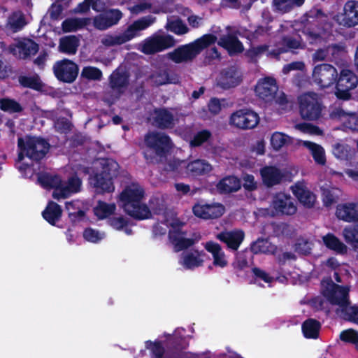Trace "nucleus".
Segmentation results:
<instances>
[{
    "instance_id": "nucleus-62",
    "label": "nucleus",
    "mask_w": 358,
    "mask_h": 358,
    "mask_svg": "<svg viewBox=\"0 0 358 358\" xmlns=\"http://www.w3.org/2000/svg\"><path fill=\"white\" fill-rule=\"evenodd\" d=\"M211 134L208 130H202L194 135L193 138L189 141L190 146H199L204 142L207 141L210 137Z\"/></svg>"
},
{
    "instance_id": "nucleus-29",
    "label": "nucleus",
    "mask_w": 358,
    "mask_h": 358,
    "mask_svg": "<svg viewBox=\"0 0 358 358\" xmlns=\"http://www.w3.org/2000/svg\"><path fill=\"white\" fill-rule=\"evenodd\" d=\"M260 175L263 183L267 187H272L280 183L284 176L282 171L273 166H266L261 169Z\"/></svg>"
},
{
    "instance_id": "nucleus-46",
    "label": "nucleus",
    "mask_w": 358,
    "mask_h": 358,
    "mask_svg": "<svg viewBox=\"0 0 358 358\" xmlns=\"http://www.w3.org/2000/svg\"><path fill=\"white\" fill-rule=\"evenodd\" d=\"M217 187L220 192H234L240 189L241 182L236 177L229 176L220 180Z\"/></svg>"
},
{
    "instance_id": "nucleus-26",
    "label": "nucleus",
    "mask_w": 358,
    "mask_h": 358,
    "mask_svg": "<svg viewBox=\"0 0 358 358\" xmlns=\"http://www.w3.org/2000/svg\"><path fill=\"white\" fill-rule=\"evenodd\" d=\"M216 238L224 243L230 250H237L244 240L245 234L241 229L224 231L217 234Z\"/></svg>"
},
{
    "instance_id": "nucleus-44",
    "label": "nucleus",
    "mask_w": 358,
    "mask_h": 358,
    "mask_svg": "<svg viewBox=\"0 0 358 358\" xmlns=\"http://www.w3.org/2000/svg\"><path fill=\"white\" fill-rule=\"evenodd\" d=\"M83 203L80 201H73L66 203V208L71 221H79L84 217L85 212L83 210Z\"/></svg>"
},
{
    "instance_id": "nucleus-43",
    "label": "nucleus",
    "mask_w": 358,
    "mask_h": 358,
    "mask_svg": "<svg viewBox=\"0 0 358 358\" xmlns=\"http://www.w3.org/2000/svg\"><path fill=\"white\" fill-rule=\"evenodd\" d=\"M320 328L321 324L319 322L308 319L302 324V332L306 338L315 339L319 336Z\"/></svg>"
},
{
    "instance_id": "nucleus-34",
    "label": "nucleus",
    "mask_w": 358,
    "mask_h": 358,
    "mask_svg": "<svg viewBox=\"0 0 358 358\" xmlns=\"http://www.w3.org/2000/svg\"><path fill=\"white\" fill-rule=\"evenodd\" d=\"M218 44L226 49L230 55L238 53L243 50L242 43L236 37L232 35H227L220 38Z\"/></svg>"
},
{
    "instance_id": "nucleus-25",
    "label": "nucleus",
    "mask_w": 358,
    "mask_h": 358,
    "mask_svg": "<svg viewBox=\"0 0 358 358\" xmlns=\"http://www.w3.org/2000/svg\"><path fill=\"white\" fill-rule=\"evenodd\" d=\"M241 73L235 67L223 70L217 80V85L223 89H229L238 85L241 82Z\"/></svg>"
},
{
    "instance_id": "nucleus-4",
    "label": "nucleus",
    "mask_w": 358,
    "mask_h": 358,
    "mask_svg": "<svg viewBox=\"0 0 358 358\" xmlns=\"http://www.w3.org/2000/svg\"><path fill=\"white\" fill-rule=\"evenodd\" d=\"M165 222L166 223H158L154 226V236L157 237L164 235L169 226V237L176 251L178 252L187 248L200 239L199 236L195 237L194 239L187 236L186 233L182 230L184 222L178 219L174 212L168 211L166 213Z\"/></svg>"
},
{
    "instance_id": "nucleus-11",
    "label": "nucleus",
    "mask_w": 358,
    "mask_h": 358,
    "mask_svg": "<svg viewBox=\"0 0 358 358\" xmlns=\"http://www.w3.org/2000/svg\"><path fill=\"white\" fill-rule=\"evenodd\" d=\"M255 94L266 103L284 106L287 101L283 92L278 91L275 80L272 77L259 79L255 88Z\"/></svg>"
},
{
    "instance_id": "nucleus-13",
    "label": "nucleus",
    "mask_w": 358,
    "mask_h": 358,
    "mask_svg": "<svg viewBox=\"0 0 358 358\" xmlns=\"http://www.w3.org/2000/svg\"><path fill=\"white\" fill-rule=\"evenodd\" d=\"M175 43L171 35L155 34L140 43L137 49L144 54L151 55L173 47Z\"/></svg>"
},
{
    "instance_id": "nucleus-23",
    "label": "nucleus",
    "mask_w": 358,
    "mask_h": 358,
    "mask_svg": "<svg viewBox=\"0 0 358 358\" xmlns=\"http://www.w3.org/2000/svg\"><path fill=\"white\" fill-rule=\"evenodd\" d=\"M155 20V17L148 15L134 22L123 33L120 34L123 43H124L138 36L140 31L152 25Z\"/></svg>"
},
{
    "instance_id": "nucleus-38",
    "label": "nucleus",
    "mask_w": 358,
    "mask_h": 358,
    "mask_svg": "<svg viewBox=\"0 0 358 358\" xmlns=\"http://www.w3.org/2000/svg\"><path fill=\"white\" fill-rule=\"evenodd\" d=\"M94 214L99 220H105L109 218L116 210L115 203H108L99 201L94 208Z\"/></svg>"
},
{
    "instance_id": "nucleus-10",
    "label": "nucleus",
    "mask_w": 358,
    "mask_h": 358,
    "mask_svg": "<svg viewBox=\"0 0 358 358\" xmlns=\"http://www.w3.org/2000/svg\"><path fill=\"white\" fill-rule=\"evenodd\" d=\"M217 37L213 34H206L194 42L180 46L167 54V57L176 63L187 62L194 58L203 49L214 43Z\"/></svg>"
},
{
    "instance_id": "nucleus-7",
    "label": "nucleus",
    "mask_w": 358,
    "mask_h": 358,
    "mask_svg": "<svg viewBox=\"0 0 358 358\" xmlns=\"http://www.w3.org/2000/svg\"><path fill=\"white\" fill-rule=\"evenodd\" d=\"M38 181L43 187L52 189V197L57 200L66 199L80 192L82 185L77 175L71 176L67 181H64L57 175L41 173L38 176Z\"/></svg>"
},
{
    "instance_id": "nucleus-2",
    "label": "nucleus",
    "mask_w": 358,
    "mask_h": 358,
    "mask_svg": "<svg viewBox=\"0 0 358 358\" xmlns=\"http://www.w3.org/2000/svg\"><path fill=\"white\" fill-rule=\"evenodd\" d=\"M19 155L16 167L24 178L34 175L32 161L44 157L49 149L48 143L38 137L25 136L18 139Z\"/></svg>"
},
{
    "instance_id": "nucleus-37",
    "label": "nucleus",
    "mask_w": 358,
    "mask_h": 358,
    "mask_svg": "<svg viewBox=\"0 0 358 358\" xmlns=\"http://www.w3.org/2000/svg\"><path fill=\"white\" fill-rule=\"evenodd\" d=\"M62 209L57 203L50 201L43 211L42 215L48 223L55 225L62 216Z\"/></svg>"
},
{
    "instance_id": "nucleus-32",
    "label": "nucleus",
    "mask_w": 358,
    "mask_h": 358,
    "mask_svg": "<svg viewBox=\"0 0 358 358\" xmlns=\"http://www.w3.org/2000/svg\"><path fill=\"white\" fill-rule=\"evenodd\" d=\"M297 144L308 148L317 164L320 165H324L325 164V151L321 145L310 141L302 140H299Z\"/></svg>"
},
{
    "instance_id": "nucleus-54",
    "label": "nucleus",
    "mask_w": 358,
    "mask_h": 358,
    "mask_svg": "<svg viewBox=\"0 0 358 358\" xmlns=\"http://www.w3.org/2000/svg\"><path fill=\"white\" fill-rule=\"evenodd\" d=\"M322 200L326 206H329L336 202L339 195L340 190L335 187L324 188L322 187Z\"/></svg>"
},
{
    "instance_id": "nucleus-16",
    "label": "nucleus",
    "mask_w": 358,
    "mask_h": 358,
    "mask_svg": "<svg viewBox=\"0 0 358 358\" xmlns=\"http://www.w3.org/2000/svg\"><path fill=\"white\" fill-rule=\"evenodd\" d=\"M338 78L337 69L329 64L315 66L312 73L313 82L321 88L332 86Z\"/></svg>"
},
{
    "instance_id": "nucleus-45",
    "label": "nucleus",
    "mask_w": 358,
    "mask_h": 358,
    "mask_svg": "<svg viewBox=\"0 0 358 358\" xmlns=\"http://www.w3.org/2000/svg\"><path fill=\"white\" fill-rule=\"evenodd\" d=\"M275 250V246L267 239L259 238L251 245V250L255 254H273Z\"/></svg>"
},
{
    "instance_id": "nucleus-52",
    "label": "nucleus",
    "mask_w": 358,
    "mask_h": 358,
    "mask_svg": "<svg viewBox=\"0 0 358 358\" xmlns=\"http://www.w3.org/2000/svg\"><path fill=\"white\" fill-rule=\"evenodd\" d=\"M166 28L177 35L185 34L189 31L188 27L180 19L169 18Z\"/></svg>"
},
{
    "instance_id": "nucleus-56",
    "label": "nucleus",
    "mask_w": 358,
    "mask_h": 358,
    "mask_svg": "<svg viewBox=\"0 0 358 358\" xmlns=\"http://www.w3.org/2000/svg\"><path fill=\"white\" fill-rule=\"evenodd\" d=\"M343 236L347 243L355 246L358 243V224L344 228Z\"/></svg>"
},
{
    "instance_id": "nucleus-5",
    "label": "nucleus",
    "mask_w": 358,
    "mask_h": 358,
    "mask_svg": "<svg viewBox=\"0 0 358 358\" xmlns=\"http://www.w3.org/2000/svg\"><path fill=\"white\" fill-rule=\"evenodd\" d=\"M118 168V164L111 159H99L94 162L89 180L96 193L114 191L113 179L117 176Z\"/></svg>"
},
{
    "instance_id": "nucleus-47",
    "label": "nucleus",
    "mask_w": 358,
    "mask_h": 358,
    "mask_svg": "<svg viewBox=\"0 0 358 358\" xmlns=\"http://www.w3.org/2000/svg\"><path fill=\"white\" fill-rule=\"evenodd\" d=\"M27 23L24 15L21 11H16L8 17L7 27L13 31L17 32L22 29Z\"/></svg>"
},
{
    "instance_id": "nucleus-63",
    "label": "nucleus",
    "mask_w": 358,
    "mask_h": 358,
    "mask_svg": "<svg viewBox=\"0 0 358 358\" xmlns=\"http://www.w3.org/2000/svg\"><path fill=\"white\" fill-rule=\"evenodd\" d=\"M296 128L301 132L313 136H320L322 134V131L317 127L308 123L299 124Z\"/></svg>"
},
{
    "instance_id": "nucleus-27",
    "label": "nucleus",
    "mask_w": 358,
    "mask_h": 358,
    "mask_svg": "<svg viewBox=\"0 0 358 358\" xmlns=\"http://www.w3.org/2000/svg\"><path fill=\"white\" fill-rule=\"evenodd\" d=\"M330 116L341 122L345 129L358 131V117L355 113H346L343 109L338 108L331 111Z\"/></svg>"
},
{
    "instance_id": "nucleus-31",
    "label": "nucleus",
    "mask_w": 358,
    "mask_h": 358,
    "mask_svg": "<svg viewBox=\"0 0 358 358\" xmlns=\"http://www.w3.org/2000/svg\"><path fill=\"white\" fill-rule=\"evenodd\" d=\"M292 190L303 206L310 208L315 203V196L306 188L303 183H296L292 187Z\"/></svg>"
},
{
    "instance_id": "nucleus-55",
    "label": "nucleus",
    "mask_w": 358,
    "mask_h": 358,
    "mask_svg": "<svg viewBox=\"0 0 358 358\" xmlns=\"http://www.w3.org/2000/svg\"><path fill=\"white\" fill-rule=\"evenodd\" d=\"M304 0H274V7L282 13L289 11L294 6H301Z\"/></svg>"
},
{
    "instance_id": "nucleus-8",
    "label": "nucleus",
    "mask_w": 358,
    "mask_h": 358,
    "mask_svg": "<svg viewBox=\"0 0 358 358\" xmlns=\"http://www.w3.org/2000/svg\"><path fill=\"white\" fill-rule=\"evenodd\" d=\"M304 32L307 34V39L310 43L323 46L313 55L312 59L315 62L323 61L330 55L334 56L342 49L341 45L331 43L334 37L327 30L315 31L314 30H310L308 28Z\"/></svg>"
},
{
    "instance_id": "nucleus-19",
    "label": "nucleus",
    "mask_w": 358,
    "mask_h": 358,
    "mask_svg": "<svg viewBox=\"0 0 358 358\" xmlns=\"http://www.w3.org/2000/svg\"><path fill=\"white\" fill-rule=\"evenodd\" d=\"M334 18L338 24L345 27L358 25V1H347L342 12L336 14Z\"/></svg>"
},
{
    "instance_id": "nucleus-61",
    "label": "nucleus",
    "mask_w": 358,
    "mask_h": 358,
    "mask_svg": "<svg viewBox=\"0 0 358 358\" xmlns=\"http://www.w3.org/2000/svg\"><path fill=\"white\" fill-rule=\"evenodd\" d=\"M19 81L22 85L24 87H31L37 90H40L42 87V83L40 79L36 76H22L19 78Z\"/></svg>"
},
{
    "instance_id": "nucleus-15",
    "label": "nucleus",
    "mask_w": 358,
    "mask_h": 358,
    "mask_svg": "<svg viewBox=\"0 0 358 358\" xmlns=\"http://www.w3.org/2000/svg\"><path fill=\"white\" fill-rule=\"evenodd\" d=\"M299 110L303 119L315 120L320 117L322 104L315 93L308 92L299 97Z\"/></svg>"
},
{
    "instance_id": "nucleus-3",
    "label": "nucleus",
    "mask_w": 358,
    "mask_h": 358,
    "mask_svg": "<svg viewBox=\"0 0 358 358\" xmlns=\"http://www.w3.org/2000/svg\"><path fill=\"white\" fill-rule=\"evenodd\" d=\"M322 293L327 299L334 305L338 306L337 314L345 320L358 324V307L349 306V286H340L332 280L322 282Z\"/></svg>"
},
{
    "instance_id": "nucleus-18",
    "label": "nucleus",
    "mask_w": 358,
    "mask_h": 358,
    "mask_svg": "<svg viewBox=\"0 0 358 358\" xmlns=\"http://www.w3.org/2000/svg\"><path fill=\"white\" fill-rule=\"evenodd\" d=\"M259 122L257 113L249 109H240L231 114L230 124L242 129L255 128Z\"/></svg>"
},
{
    "instance_id": "nucleus-60",
    "label": "nucleus",
    "mask_w": 358,
    "mask_h": 358,
    "mask_svg": "<svg viewBox=\"0 0 358 358\" xmlns=\"http://www.w3.org/2000/svg\"><path fill=\"white\" fill-rule=\"evenodd\" d=\"M340 339L344 342L355 344L358 350V331L352 329L344 330L340 334Z\"/></svg>"
},
{
    "instance_id": "nucleus-50",
    "label": "nucleus",
    "mask_w": 358,
    "mask_h": 358,
    "mask_svg": "<svg viewBox=\"0 0 358 358\" xmlns=\"http://www.w3.org/2000/svg\"><path fill=\"white\" fill-rule=\"evenodd\" d=\"M253 273V282L259 286L270 287L274 281V278L271 276L264 270L259 268H253L252 269Z\"/></svg>"
},
{
    "instance_id": "nucleus-53",
    "label": "nucleus",
    "mask_w": 358,
    "mask_h": 358,
    "mask_svg": "<svg viewBox=\"0 0 358 358\" xmlns=\"http://www.w3.org/2000/svg\"><path fill=\"white\" fill-rule=\"evenodd\" d=\"M93 0H85L84 2L80 3L78 7L74 10L75 13H85L90 9V4L92 3V8L96 11H101L105 7L104 0H96L92 2Z\"/></svg>"
},
{
    "instance_id": "nucleus-58",
    "label": "nucleus",
    "mask_w": 358,
    "mask_h": 358,
    "mask_svg": "<svg viewBox=\"0 0 358 358\" xmlns=\"http://www.w3.org/2000/svg\"><path fill=\"white\" fill-rule=\"evenodd\" d=\"M228 106L229 105L225 99L217 98L211 99L208 104V110L213 115H217L223 108Z\"/></svg>"
},
{
    "instance_id": "nucleus-1",
    "label": "nucleus",
    "mask_w": 358,
    "mask_h": 358,
    "mask_svg": "<svg viewBox=\"0 0 358 358\" xmlns=\"http://www.w3.org/2000/svg\"><path fill=\"white\" fill-rule=\"evenodd\" d=\"M311 20L307 17L301 22H295L294 24L291 22H285L280 25L279 31L282 34V41L275 48H271L266 45H261L252 47L248 52V55L251 58L254 59L259 55L266 52L268 55L276 56L283 52H287L289 50L299 49L303 47L301 42V37L286 36V34H294V32H302L307 36L304 32L307 29L313 30L310 27L312 24L316 22V20L310 17Z\"/></svg>"
},
{
    "instance_id": "nucleus-64",
    "label": "nucleus",
    "mask_w": 358,
    "mask_h": 358,
    "mask_svg": "<svg viewBox=\"0 0 358 358\" xmlns=\"http://www.w3.org/2000/svg\"><path fill=\"white\" fill-rule=\"evenodd\" d=\"M81 75L89 80H100L102 76L101 71L96 67L86 66L83 68Z\"/></svg>"
},
{
    "instance_id": "nucleus-20",
    "label": "nucleus",
    "mask_w": 358,
    "mask_h": 358,
    "mask_svg": "<svg viewBox=\"0 0 358 358\" xmlns=\"http://www.w3.org/2000/svg\"><path fill=\"white\" fill-rule=\"evenodd\" d=\"M225 211L224 206L219 203L199 201L192 207L194 215L203 220L215 219L221 217Z\"/></svg>"
},
{
    "instance_id": "nucleus-14",
    "label": "nucleus",
    "mask_w": 358,
    "mask_h": 358,
    "mask_svg": "<svg viewBox=\"0 0 358 358\" xmlns=\"http://www.w3.org/2000/svg\"><path fill=\"white\" fill-rule=\"evenodd\" d=\"M296 206L292 197L285 193L280 192L273 196L269 208L262 209L261 213L265 215H293Z\"/></svg>"
},
{
    "instance_id": "nucleus-49",
    "label": "nucleus",
    "mask_w": 358,
    "mask_h": 358,
    "mask_svg": "<svg viewBox=\"0 0 358 358\" xmlns=\"http://www.w3.org/2000/svg\"><path fill=\"white\" fill-rule=\"evenodd\" d=\"M90 21L89 18H69L62 22V29L64 32L76 31L84 27Z\"/></svg>"
},
{
    "instance_id": "nucleus-17",
    "label": "nucleus",
    "mask_w": 358,
    "mask_h": 358,
    "mask_svg": "<svg viewBox=\"0 0 358 358\" xmlns=\"http://www.w3.org/2000/svg\"><path fill=\"white\" fill-rule=\"evenodd\" d=\"M336 95L340 99L348 100L351 97L350 91L358 85L357 76L350 70L343 69L337 78Z\"/></svg>"
},
{
    "instance_id": "nucleus-42",
    "label": "nucleus",
    "mask_w": 358,
    "mask_h": 358,
    "mask_svg": "<svg viewBox=\"0 0 358 358\" xmlns=\"http://www.w3.org/2000/svg\"><path fill=\"white\" fill-rule=\"evenodd\" d=\"M79 45V40L74 36H68L60 39L59 50L60 52L73 55Z\"/></svg>"
},
{
    "instance_id": "nucleus-59",
    "label": "nucleus",
    "mask_w": 358,
    "mask_h": 358,
    "mask_svg": "<svg viewBox=\"0 0 358 358\" xmlns=\"http://www.w3.org/2000/svg\"><path fill=\"white\" fill-rule=\"evenodd\" d=\"M0 108L8 113L19 112L22 110L20 105L15 101L10 99L0 100Z\"/></svg>"
},
{
    "instance_id": "nucleus-12",
    "label": "nucleus",
    "mask_w": 358,
    "mask_h": 358,
    "mask_svg": "<svg viewBox=\"0 0 358 358\" xmlns=\"http://www.w3.org/2000/svg\"><path fill=\"white\" fill-rule=\"evenodd\" d=\"M212 169V166L203 159H196L189 164L184 161L173 160L169 162L166 168L168 171H174L181 175L185 173L192 176L208 174Z\"/></svg>"
},
{
    "instance_id": "nucleus-9",
    "label": "nucleus",
    "mask_w": 358,
    "mask_h": 358,
    "mask_svg": "<svg viewBox=\"0 0 358 358\" xmlns=\"http://www.w3.org/2000/svg\"><path fill=\"white\" fill-rule=\"evenodd\" d=\"M144 156L151 163L162 162L171 148L169 136L162 133H150L145 138Z\"/></svg>"
},
{
    "instance_id": "nucleus-48",
    "label": "nucleus",
    "mask_w": 358,
    "mask_h": 358,
    "mask_svg": "<svg viewBox=\"0 0 358 358\" xmlns=\"http://www.w3.org/2000/svg\"><path fill=\"white\" fill-rule=\"evenodd\" d=\"M152 82L157 85H166L169 83H176L178 78L174 75H170L165 69H159L153 73L151 76Z\"/></svg>"
},
{
    "instance_id": "nucleus-39",
    "label": "nucleus",
    "mask_w": 358,
    "mask_h": 358,
    "mask_svg": "<svg viewBox=\"0 0 358 358\" xmlns=\"http://www.w3.org/2000/svg\"><path fill=\"white\" fill-rule=\"evenodd\" d=\"M292 142L293 138L282 132L275 131L271 134L270 137L271 146L275 151L280 150Z\"/></svg>"
},
{
    "instance_id": "nucleus-33",
    "label": "nucleus",
    "mask_w": 358,
    "mask_h": 358,
    "mask_svg": "<svg viewBox=\"0 0 358 358\" xmlns=\"http://www.w3.org/2000/svg\"><path fill=\"white\" fill-rule=\"evenodd\" d=\"M323 244L338 254H345L348 247L334 234L329 233L322 237Z\"/></svg>"
},
{
    "instance_id": "nucleus-22",
    "label": "nucleus",
    "mask_w": 358,
    "mask_h": 358,
    "mask_svg": "<svg viewBox=\"0 0 358 358\" xmlns=\"http://www.w3.org/2000/svg\"><path fill=\"white\" fill-rule=\"evenodd\" d=\"M54 73L59 80L65 83H72L78 76V67L72 61L64 59L55 64Z\"/></svg>"
},
{
    "instance_id": "nucleus-57",
    "label": "nucleus",
    "mask_w": 358,
    "mask_h": 358,
    "mask_svg": "<svg viewBox=\"0 0 358 358\" xmlns=\"http://www.w3.org/2000/svg\"><path fill=\"white\" fill-rule=\"evenodd\" d=\"M108 223L110 227L116 230H124V233L127 235L132 234L131 229L127 227L128 222L127 219L122 216L115 217L110 219Z\"/></svg>"
},
{
    "instance_id": "nucleus-21",
    "label": "nucleus",
    "mask_w": 358,
    "mask_h": 358,
    "mask_svg": "<svg viewBox=\"0 0 358 358\" xmlns=\"http://www.w3.org/2000/svg\"><path fill=\"white\" fill-rule=\"evenodd\" d=\"M206 258L204 251L192 249L184 251L180 255L178 264L184 269L194 270L202 266Z\"/></svg>"
},
{
    "instance_id": "nucleus-6",
    "label": "nucleus",
    "mask_w": 358,
    "mask_h": 358,
    "mask_svg": "<svg viewBox=\"0 0 358 358\" xmlns=\"http://www.w3.org/2000/svg\"><path fill=\"white\" fill-rule=\"evenodd\" d=\"M145 192L136 182L128 185L120 195V202L124 210L130 216L139 220L151 216L149 208L143 202Z\"/></svg>"
},
{
    "instance_id": "nucleus-40",
    "label": "nucleus",
    "mask_w": 358,
    "mask_h": 358,
    "mask_svg": "<svg viewBox=\"0 0 358 358\" xmlns=\"http://www.w3.org/2000/svg\"><path fill=\"white\" fill-rule=\"evenodd\" d=\"M334 155L338 159L350 161L351 162L355 154L354 150L343 142L336 143L333 145Z\"/></svg>"
},
{
    "instance_id": "nucleus-24",
    "label": "nucleus",
    "mask_w": 358,
    "mask_h": 358,
    "mask_svg": "<svg viewBox=\"0 0 358 358\" xmlns=\"http://www.w3.org/2000/svg\"><path fill=\"white\" fill-rule=\"evenodd\" d=\"M38 50V45L29 39L16 40L9 47V50L13 55L18 58H26L34 55Z\"/></svg>"
},
{
    "instance_id": "nucleus-30",
    "label": "nucleus",
    "mask_w": 358,
    "mask_h": 358,
    "mask_svg": "<svg viewBox=\"0 0 358 358\" xmlns=\"http://www.w3.org/2000/svg\"><path fill=\"white\" fill-rule=\"evenodd\" d=\"M336 213L338 219L345 222H357L358 221V203L338 205Z\"/></svg>"
},
{
    "instance_id": "nucleus-28",
    "label": "nucleus",
    "mask_w": 358,
    "mask_h": 358,
    "mask_svg": "<svg viewBox=\"0 0 358 358\" xmlns=\"http://www.w3.org/2000/svg\"><path fill=\"white\" fill-rule=\"evenodd\" d=\"M204 248L211 254L213 264L215 266L224 268L228 264V260L222 247L214 241H208L203 243Z\"/></svg>"
},
{
    "instance_id": "nucleus-35",
    "label": "nucleus",
    "mask_w": 358,
    "mask_h": 358,
    "mask_svg": "<svg viewBox=\"0 0 358 358\" xmlns=\"http://www.w3.org/2000/svg\"><path fill=\"white\" fill-rule=\"evenodd\" d=\"M128 75L126 71L120 67L115 71L110 76V85L113 90L117 93H120L122 89L127 83Z\"/></svg>"
},
{
    "instance_id": "nucleus-41",
    "label": "nucleus",
    "mask_w": 358,
    "mask_h": 358,
    "mask_svg": "<svg viewBox=\"0 0 358 358\" xmlns=\"http://www.w3.org/2000/svg\"><path fill=\"white\" fill-rule=\"evenodd\" d=\"M128 9L132 14L135 15L145 13L148 10L154 13L165 12L162 8L152 6V3L149 0H138L134 6L128 7Z\"/></svg>"
},
{
    "instance_id": "nucleus-36",
    "label": "nucleus",
    "mask_w": 358,
    "mask_h": 358,
    "mask_svg": "<svg viewBox=\"0 0 358 358\" xmlns=\"http://www.w3.org/2000/svg\"><path fill=\"white\" fill-rule=\"evenodd\" d=\"M153 119L157 126L166 128L173 124V115L166 109L155 110L153 113Z\"/></svg>"
},
{
    "instance_id": "nucleus-51",
    "label": "nucleus",
    "mask_w": 358,
    "mask_h": 358,
    "mask_svg": "<svg viewBox=\"0 0 358 358\" xmlns=\"http://www.w3.org/2000/svg\"><path fill=\"white\" fill-rule=\"evenodd\" d=\"M83 238L92 243H99L106 238V233L92 227H87L84 229L83 233Z\"/></svg>"
}]
</instances>
